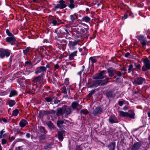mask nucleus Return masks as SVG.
Returning <instances> with one entry per match:
<instances>
[{"label":"nucleus","mask_w":150,"mask_h":150,"mask_svg":"<svg viewBox=\"0 0 150 150\" xmlns=\"http://www.w3.org/2000/svg\"><path fill=\"white\" fill-rule=\"evenodd\" d=\"M71 112V109L70 108H67L66 105H64L62 108L58 110L57 114L58 116L64 114V117L67 118Z\"/></svg>","instance_id":"obj_1"},{"label":"nucleus","mask_w":150,"mask_h":150,"mask_svg":"<svg viewBox=\"0 0 150 150\" xmlns=\"http://www.w3.org/2000/svg\"><path fill=\"white\" fill-rule=\"evenodd\" d=\"M111 79L108 78L104 80H98L93 81L90 85V87H97L99 86H104L109 81L108 80Z\"/></svg>","instance_id":"obj_2"},{"label":"nucleus","mask_w":150,"mask_h":150,"mask_svg":"<svg viewBox=\"0 0 150 150\" xmlns=\"http://www.w3.org/2000/svg\"><path fill=\"white\" fill-rule=\"evenodd\" d=\"M67 6V5L65 4V2L64 0H60L59 1L58 4L55 6L53 8V9L55 11L57 9H63L65 8Z\"/></svg>","instance_id":"obj_3"},{"label":"nucleus","mask_w":150,"mask_h":150,"mask_svg":"<svg viewBox=\"0 0 150 150\" xmlns=\"http://www.w3.org/2000/svg\"><path fill=\"white\" fill-rule=\"evenodd\" d=\"M144 64L142 67V70L145 71L150 69V61L147 59H145L143 61Z\"/></svg>","instance_id":"obj_4"},{"label":"nucleus","mask_w":150,"mask_h":150,"mask_svg":"<svg viewBox=\"0 0 150 150\" xmlns=\"http://www.w3.org/2000/svg\"><path fill=\"white\" fill-rule=\"evenodd\" d=\"M46 72V67L44 66H40L37 67L35 71V73L38 74L41 73V75L44 74Z\"/></svg>","instance_id":"obj_5"},{"label":"nucleus","mask_w":150,"mask_h":150,"mask_svg":"<svg viewBox=\"0 0 150 150\" xmlns=\"http://www.w3.org/2000/svg\"><path fill=\"white\" fill-rule=\"evenodd\" d=\"M30 88L29 90V92L32 93H34L39 92L40 89V87L38 86L36 84L30 85Z\"/></svg>","instance_id":"obj_6"},{"label":"nucleus","mask_w":150,"mask_h":150,"mask_svg":"<svg viewBox=\"0 0 150 150\" xmlns=\"http://www.w3.org/2000/svg\"><path fill=\"white\" fill-rule=\"evenodd\" d=\"M104 70L101 71L98 74H97L93 77V79H103L105 77V73Z\"/></svg>","instance_id":"obj_7"},{"label":"nucleus","mask_w":150,"mask_h":150,"mask_svg":"<svg viewBox=\"0 0 150 150\" xmlns=\"http://www.w3.org/2000/svg\"><path fill=\"white\" fill-rule=\"evenodd\" d=\"M10 54V51L6 50H0V57L3 58L5 56L8 57Z\"/></svg>","instance_id":"obj_8"},{"label":"nucleus","mask_w":150,"mask_h":150,"mask_svg":"<svg viewBox=\"0 0 150 150\" xmlns=\"http://www.w3.org/2000/svg\"><path fill=\"white\" fill-rule=\"evenodd\" d=\"M80 40H79L69 41L68 44L70 48H73L77 45H80Z\"/></svg>","instance_id":"obj_9"},{"label":"nucleus","mask_w":150,"mask_h":150,"mask_svg":"<svg viewBox=\"0 0 150 150\" xmlns=\"http://www.w3.org/2000/svg\"><path fill=\"white\" fill-rule=\"evenodd\" d=\"M142 144L140 142H135L132 146L131 150H139Z\"/></svg>","instance_id":"obj_10"},{"label":"nucleus","mask_w":150,"mask_h":150,"mask_svg":"<svg viewBox=\"0 0 150 150\" xmlns=\"http://www.w3.org/2000/svg\"><path fill=\"white\" fill-rule=\"evenodd\" d=\"M51 111H45L44 110L40 111L39 112V117L42 118L44 116L48 115L52 113Z\"/></svg>","instance_id":"obj_11"},{"label":"nucleus","mask_w":150,"mask_h":150,"mask_svg":"<svg viewBox=\"0 0 150 150\" xmlns=\"http://www.w3.org/2000/svg\"><path fill=\"white\" fill-rule=\"evenodd\" d=\"M145 79L141 77H138L136 79L134 82V83L137 84L138 85L142 84Z\"/></svg>","instance_id":"obj_12"},{"label":"nucleus","mask_w":150,"mask_h":150,"mask_svg":"<svg viewBox=\"0 0 150 150\" xmlns=\"http://www.w3.org/2000/svg\"><path fill=\"white\" fill-rule=\"evenodd\" d=\"M102 111L101 108L100 107H97L93 111V114L95 115H97L98 114H100Z\"/></svg>","instance_id":"obj_13"},{"label":"nucleus","mask_w":150,"mask_h":150,"mask_svg":"<svg viewBox=\"0 0 150 150\" xmlns=\"http://www.w3.org/2000/svg\"><path fill=\"white\" fill-rule=\"evenodd\" d=\"M107 97L108 98H113L115 96V94L114 92L112 90L108 91L106 93Z\"/></svg>","instance_id":"obj_14"},{"label":"nucleus","mask_w":150,"mask_h":150,"mask_svg":"<svg viewBox=\"0 0 150 150\" xmlns=\"http://www.w3.org/2000/svg\"><path fill=\"white\" fill-rule=\"evenodd\" d=\"M69 4H68V6L71 9L74 8L75 7H77V5H75L74 4V0H69Z\"/></svg>","instance_id":"obj_15"},{"label":"nucleus","mask_w":150,"mask_h":150,"mask_svg":"<svg viewBox=\"0 0 150 150\" xmlns=\"http://www.w3.org/2000/svg\"><path fill=\"white\" fill-rule=\"evenodd\" d=\"M139 40L140 41L141 43L142 46L143 47H145L146 46L147 44H148L149 42L150 43V42L147 41L146 40L145 38H138Z\"/></svg>","instance_id":"obj_16"},{"label":"nucleus","mask_w":150,"mask_h":150,"mask_svg":"<svg viewBox=\"0 0 150 150\" xmlns=\"http://www.w3.org/2000/svg\"><path fill=\"white\" fill-rule=\"evenodd\" d=\"M65 131L64 130H61L58 132V139L60 141H62L63 139V135L65 133Z\"/></svg>","instance_id":"obj_17"},{"label":"nucleus","mask_w":150,"mask_h":150,"mask_svg":"<svg viewBox=\"0 0 150 150\" xmlns=\"http://www.w3.org/2000/svg\"><path fill=\"white\" fill-rule=\"evenodd\" d=\"M80 31L81 34L83 36V38H88V31L83 28H81L80 29Z\"/></svg>","instance_id":"obj_18"},{"label":"nucleus","mask_w":150,"mask_h":150,"mask_svg":"<svg viewBox=\"0 0 150 150\" xmlns=\"http://www.w3.org/2000/svg\"><path fill=\"white\" fill-rule=\"evenodd\" d=\"M108 121L109 122L112 124L118 122V121L116 119V118L115 116L110 117L108 119Z\"/></svg>","instance_id":"obj_19"},{"label":"nucleus","mask_w":150,"mask_h":150,"mask_svg":"<svg viewBox=\"0 0 150 150\" xmlns=\"http://www.w3.org/2000/svg\"><path fill=\"white\" fill-rule=\"evenodd\" d=\"M129 115V117L133 119H135V113L134 110H130L128 112Z\"/></svg>","instance_id":"obj_20"},{"label":"nucleus","mask_w":150,"mask_h":150,"mask_svg":"<svg viewBox=\"0 0 150 150\" xmlns=\"http://www.w3.org/2000/svg\"><path fill=\"white\" fill-rule=\"evenodd\" d=\"M108 73V74L109 76L112 77L114 75V71H115L114 70L112 67L109 68L107 69Z\"/></svg>","instance_id":"obj_21"},{"label":"nucleus","mask_w":150,"mask_h":150,"mask_svg":"<svg viewBox=\"0 0 150 150\" xmlns=\"http://www.w3.org/2000/svg\"><path fill=\"white\" fill-rule=\"evenodd\" d=\"M70 18L71 22L72 23H74L75 21L78 18V16L74 13L73 14L71 15L70 16Z\"/></svg>","instance_id":"obj_22"},{"label":"nucleus","mask_w":150,"mask_h":150,"mask_svg":"<svg viewBox=\"0 0 150 150\" xmlns=\"http://www.w3.org/2000/svg\"><path fill=\"white\" fill-rule=\"evenodd\" d=\"M6 40L12 45H14L15 44L16 40L15 38H6Z\"/></svg>","instance_id":"obj_23"},{"label":"nucleus","mask_w":150,"mask_h":150,"mask_svg":"<svg viewBox=\"0 0 150 150\" xmlns=\"http://www.w3.org/2000/svg\"><path fill=\"white\" fill-rule=\"evenodd\" d=\"M28 124V122L27 121L23 119L20 121L19 124L21 127H24Z\"/></svg>","instance_id":"obj_24"},{"label":"nucleus","mask_w":150,"mask_h":150,"mask_svg":"<svg viewBox=\"0 0 150 150\" xmlns=\"http://www.w3.org/2000/svg\"><path fill=\"white\" fill-rule=\"evenodd\" d=\"M115 143L112 142L108 146V147L109 150H115Z\"/></svg>","instance_id":"obj_25"},{"label":"nucleus","mask_w":150,"mask_h":150,"mask_svg":"<svg viewBox=\"0 0 150 150\" xmlns=\"http://www.w3.org/2000/svg\"><path fill=\"white\" fill-rule=\"evenodd\" d=\"M119 113L120 116L125 117H129V114L128 112H124L122 111H119Z\"/></svg>","instance_id":"obj_26"},{"label":"nucleus","mask_w":150,"mask_h":150,"mask_svg":"<svg viewBox=\"0 0 150 150\" xmlns=\"http://www.w3.org/2000/svg\"><path fill=\"white\" fill-rule=\"evenodd\" d=\"M42 77V75H40L37 76L35 77L33 80V82L35 83L38 82H40L41 80Z\"/></svg>","instance_id":"obj_27"},{"label":"nucleus","mask_w":150,"mask_h":150,"mask_svg":"<svg viewBox=\"0 0 150 150\" xmlns=\"http://www.w3.org/2000/svg\"><path fill=\"white\" fill-rule=\"evenodd\" d=\"M77 53V51H75L73 53L69 54V59L70 60H71L74 59V57L76 56Z\"/></svg>","instance_id":"obj_28"},{"label":"nucleus","mask_w":150,"mask_h":150,"mask_svg":"<svg viewBox=\"0 0 150 150\" xmlns=\"http://www.w3.org/2000/svg\"><path fill=\"white\" fill-rule=\"evenodd\" d=\"M136 68H134V66L132 64H130L129 66V68L128 69V73L131 72H133L135 70Z\"/></svg>","instance_id":"obj_29"},{"label":"nucleus","mask_w":150,"mask_h":150,"mask_svg":"<svg viewBox=\"0 0 150 150\" xmlns=\"http://www.w3.org/2000/svg\"><path fill=\"white\" fill-rule=\"evenodd\" d=\"M6 32L7 35L9 36L7 38H15L14 35L10 32L8 29H7Z\"/></svg>","instance_id":"obj_30"},{"label":"nucleus","mask_w":150,"mask_h":150,"mask_svg":"<svg viewBox=\"0 0 150 150\" xmlns=\"http://www.w3.org/2000/svg\"><path fill=\"white\" fill-rule=\"evenodd\" d=\"M79 105V104L78 103L76 102H75L71 103V106L73 109H76L78 107Z\"/></svg>","instance_id":"obj_31"},{"label":"nucleus","mask_w":150,"mask_h":150,"mask_svg":"<svg viewBox=\"0 0 150 150\" xmlns=\"http://www.w3.org/2000/svg\"><path fill=\"white\" fill-rule=\"evenodd\" d=\"M82 21L88 23L91 20V18L88 16H86L83 17L82 19Z\"/></svg>","instance_id":"obj_32"},{"label":"nucleus","mask_w":150,"mask_h":150,"mask_svg":"<svg viewBox=\"0 0 150 150\" xmlns=\"http://www.w3.org/2000/svg\"><path fill=\"white\" fill-rule=\"evenodd\" d=\"M16 102L14 100H9L8 102V104L10 107H12L14 105Z\"/></svg>","instance_id":"obj_33"},{"label":"nucleus","mask_w":150,"mask_h":150,"mask_svg":"<svg viewBox=\"0 0 150 150\" xmlns=\"http://www.w3.org/2000/svg\"><path fill=\"white\" fill-rule=\"evenodd\" d=\"M47 125L51 129H54V125L51 121H50L47 122Z\"/></svg>","instance_id":"obj_34"},{"label":"nucleus","mask_w":150,"mask_h":150,"mask_svg":"<svg viewBox=\"0 0 150 150\" xmlns=\"http://www.w3.org/2000/svg\"><path fill=\"white\" fill-rule=\"evenodd\" d=\"M17 95V93L16 91L15 90L12 91L9 95V96L10 97H12L14 96Z\"/></svg>","instance_id":"obj_35"},{"label":"nucleus","mask_w":150,"mask_h":150,"mask_svg":"<svg viewBox=\"0 0 150 150\" xmlns=\"http://www.w3.org/2000/svg\"><path fill=\"white\" fill-rule=\"evenodd\" d=\"M40 131L44 134H46L47 133V132L46 131L45 129V128L42 126H40L39 128Z\"/></svg>","instance_id":"obj_36"},{"label":"nucleus","mask_w":150,"mask_h":150,"mask_svg":"<svg viewBox=\"0 0 150 150\" xmlns=\"http://www.w3.org/2000/svg\"><path fill=\"white\" fill-rule=\"evenodd\" d=\"M61 92L65 94H67L66 88L65 86L62 87L61 89Z\"/></svg>","instance_id":"obj_37"},{"label":"nucleus","mask_w":150,"mask_h":150,"mask_svg":"<svg viewBox=\"0 0 150 150\" xmlns=\"http://www.w3.org/2000/svg\"><path fill=\"white\" fill-rule=\"evenodd\" d=\"M19 113V110L17 109H16L13 111L12 115L13 116H17Z\"/></svg>","instance_id":"obj_38"},{"label":"nucleus","mask_w":150,"mask_h":150,"mask_svg":"<svg viewBox=\"0 0 150 150\" xmlns=\"http://www.w3.org/2000/svg\"><path fill=\"white\" fill-rule=\"evenodd\" d=\"M81 114L86 115L89 112L87 109H82L80 112Z\"/></svg>","instance_id":"obj_39"},{"label":"nucleus","mask_w":150,"mask_h":150,"mask_svg":"<svg viewBox=\"0 0 150 150\" xmlns=\"http://www.w3.org/2000/svg\"><path fill=\"white\" fill-rule=\"evenodd\" d=\"M56 40H57L58 41V43L59 44V42L62 45H64L65 44H66V40H59L57 38H56Z\"/></svg>","instance_id":"obj_40"},{"label":"nucleus","mask_w":150,"mask_h":150,"mask_svg":"<svg viewBox=\"0 0 150 150\" xmlns=\"http://www.w3.org/2000/svg\"><path fill=\"white\" fill-rule=\"evenodd\" d=\"M45 99L48 102H51L52 101L53 98L51 97H47L45 98Z\"/></svg>","instance_id":"obj_41"},{"label":"nucleus","mask_w":150,"mask_h":150,"mask_svg":"<svg viewBox=\"0 0 150 150\" xmlns=\"http://www.w3.org/2000/svg\"><path fill=\"white\" fill-rule=\"evenodd\" d=\"M64 122L63 120H58L57 121V125L58 127H60L62 125Z\"/></svg>","instance_id":"obj_42"},{"label":"nucleus","mask_w":150,"mask_h":150,"mask_svg":"<svg viewBox=\"0 0 150 150\" xmlns=\"http://www.w3.org/2000/svg\"><path fill=\"white\" fill-rule=\"evenodd\" d=\"M51 20L52 21V23L53 25L55 26L57 25H59V24L57 22L56 20L54 19L53 18H52Z\"/></svg>","instance_id":"obj_43"},{"label":"nucleus","mask_w":150,"mask_h":150,"mask_svg":"<svg viewBox=\"0 0 150 150\" xmlns=\"http://www.w3.org/2000/svg\"><path fill=\"white\" fill-rule=\"evenodd\" d=\"M115 73L117 76L121 77L122 76V74L120 71H115Z\"/></svg>","instance_id":"obj_44"},{"label":"nucleus","mask_w":150,"mask_h":150,"mask_svg":"<svg viewBox=\"0 0 150 150\" xmlns=\"http://www.w3.org/2000/svg\"><path fill=\"white\" fill-rule=\"evenodd\" d=\"M95 92V90H93L91 91V92L88 94V95L87 96L88 98L91 97L92 95Z\"/></svg>","instance_id":"obj_45"},{"label":"nucleus","mask_w":150,"mask_h":150,"mask_svg":"<svg viewBox=\"0 0 150 150\" xmlns=\"http://www.w3.org/2000/svg\"><path fill=\"white\" fill-rule=\"evenodd\" d=\"M39 137L40 139L42 140L45 139L46 137V136L45 134H41Z\"/></svg>","instance_id":"obj_46"},{"label":"nucleus","mask_w":150,"mask_h":150,"mask_svg":"<svg viewBox=\"0 0 150 150\" xmlns=\"http://www.w3.org/2000/svg\"><path fill=\"white\" fill-rule=\"evenodd\" d=\"M30 47H28L25 50H23V52L24 54L26 55L28 52H29Z\"/></svg>","instance_id":"obj_47"},{"label":"nucleus","mask_w":150,"mask_h":150,"mask_svg":"<svg viewBox=\"0 0 150 150\" xmlns=\"http://www.w3.org/2000/svg\"><path fill=\"white\" fill-rule=\"evenodd\" d=\"M32 64L30 62L26 61L24 64L25 66L29 67Z\"/></svg>","instance_id":"obj_48"},{"label":"nucleus","mask_w":150,"mask_h":150,"mask_svg":"<svg viewBox=\"0 0 150 150\" xmlns=\"http://www.w3.org/2000/svg\"><path fill=\"white\" fill-rule=\"evenodd\" d=\"M128 17V14L125 13L123 16H122V20H125Z\"/></svg>","instance_id":"obj_49"},{"label":"nucleus","mask_w":150,"mask_h":150,"mask_svg":"<svg viewBox=\"0 0 150 150\" xmlns=\"http://www.w3.org/2000/svg\"><path fill=\"white\" fill-rule=\"evenodd\" d=\"M134 65L136 67V68H137L139 70L140 69V68L141 67V66L140 64H137L136 63H135Z\"/></svg>","instance_id":"obj_50"},{"label":"nucleus","mask_w":150,"mask_h":150,"mask_svg":"<svg viewBox=\"0 0 150 150\" xmlns=\"http://www.w3.org/2000/svg\"><path fill=\"white\" fill-rule=\"evenodd\" d=\"M125 102V101H120L118 102V103L120 106H122L123 105Z\"/></svg>","instance_id":"obj_51"},{"label":"nucleus","mask_w":150,"mask_h":150,"mask_svg":"<svg viewBox=\"0 0 150 150\" xmlns=\"http://www.w3.org/2000/svg\"><path fill=\"white\" fill-rule=\"evenodd\" d=\"M89 59L91 60V61L93 63H95L97 61L95 59L93 58L92 57H90Z\"/></svg>","instance_id":"obj_52"},{"label":"nucleus","mask_w":150,"mask_h":150,"mask_svg":"<svg viewBox=\"0 0 150 150\" xmlns=\"http://www.w3.org/2000/svg\"><path fill=\"white\" fill-rule=\"evenodd\" d=\"M97 31L96 30H95L93 33V37L92 38H95L96 36V32ZM90 38H91V37H90Z\"/></svg>","instance_id":"obj_53"},{"label":"nucleus","mask_w":150,"mask_h":150,"mask_svg":"<svg viewBox=\"0 0 150 150\" xmlns=\"http://www.w3.org/2000/svg\"><path fill=\"white\" fill-rule=\"evenodd\" d=\"M6 140L5 139H2V144H6Z\"/></svg>","instance_id":"obj_54"},{"label":"nucleus","mask_w":150,"mask_h":150,"mask_svg":"<svg viewBox=\"0 0 150 150\" xmlns=\"http://www.w3.org/2000/svg\"><path fill=\"white\" fill-rule=\"evenodd\" d=\"M9 139L11 141V142L13 140H14L15 139V137H14L12 136L11 137H9Z\"/></svg>","instance_id":"obj_55"},{"label":"nucleus","mask_w":150,"mask_h":150,"mask_svg":"<svg viewBox=\"0 0 150 150\" xmlns=\"http://www.w3.org/2000/svg\"><path fill=\"white\" fill-rule=\"evenodd\" d=\"M21 80H20V82H19V83L20 84V85L21 86H25V83H26V82H25V80L23 82L24 83H24L23 84L22 83H21Z\"/></svg>","instance_id":"obj_56"},{"label":"nucleus","mask_w":150,"mask_h":150,"mask_svg":"<svg viewBox=\"0 0 150 150\" xmlns=\"http://www.w3.org/2000/svg\"><path fill=\"white\" fill-rule=\"evenodd\" d=\"M130 55L129 53V52H127L125 54V56L126 57H128Z\"/></svg>","instance_id":"obj_57"},{"label":"nucleus","mask_w":150,"mask_h":150,"mask_svg":"<svg viewBox=\"0 0 150 150\" xmlns=\"http://www.w3.org/2000/svg\"><path fill=\"white\" fill-rule=\"evenodd\" d=\"M51 67V65L50 64H48L46 65V67H46V70H47V68H50Z\"/></svg>","instance_id":"obj_58"},{"label":"nucleus","mask_w":150,"mask_h":150,"mask_svg":"<svg viewBox=\"0 0 150 150\" xmlns=\"http://www.w3.org/2000/svg\"><path fill=\"white\" fill-rule=\"evenodd\" d=\"M26 137L27 138H30V133H27L26 134Z\"/></svg>","instance_id":"obj_59"},{"label":"nucleus","mask_w":150,"mask_h":150,"mask_svg":"<svg viewBox=\"0 0 150 150\" xmlns=\"http://www.w3.org/2000/svg\"><path fill=\"white\" fill-rule=\"evenodd\" d=\"M59 67V66L58 64H56L54 66V68L55 69H58Z\"/></svg>","instance_id":"obj_60"},{"label":"nucleus","mask_w":150,"mask_h":150,"mask_svg":"<svg viewBox=\"0 0 150 150\" xmlns=\"http://www.w3.org/2000/svg\"><path fill=\"white\" fill-rule=\"evenodd\" d=\"M15 129V130L14 131L15 132H17V133H16L17 134L19 133L20 131L19 129Z\"/></svg>","instance_id":"obj_61"},{"label":"nucleus","mask_w":150,"mask_h":150,"mask_svg":"<svg viewBox=\"0 0 150 150\" xmlns=\"http://www.w3.org/2000/svg\"><path fill=\"white\" fill-rule=\"evenodd\" d=\"M5 131L4 130V129H2L1 131L0 132V134L1 136H2V135L4 132H5Z\"/></svg>","instance_id":"obj_62"},{"label":"nucleus","mask_w":150,"mask_h":150,"mask_svg":"<svg viewBox=\"0 0 150 150\" xmlns=\"http://www.w3.org/2000/svg\"><path fill=\"white\" fill-rule=\"evenodd\" d=\"M144 36L142 35H137V36L136 38H144Z\"/></svg>","instance_id":"obj_63"},{"label":"nucleus","mask_w":150,"mask_h":150,"mask_svg":"<svg viewBox=\"0 0 150 150\" xmlns=\"http://www.w3.org/2000/svg\"><path fill=\"white\" fill-rule=\"evenodd\" d=\"M75 150H82L80 148L79 146H77Z\"/></svg>","instance_id":"obj_64"}]
</instances>
